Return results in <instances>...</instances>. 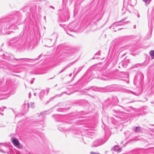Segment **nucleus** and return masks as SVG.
<instances>
[{"label": "nucleus", "mask_w": 154, "mask_h": 154, "mask_svg": "<svg viewBox=\"0 0 154 154\" xmlns=\"http://www.w3.org/2000/svg\"><path fill=\"white\" fill-rule=\"evenodd\" d=\"M16 17H5L0 19V35L10 34L13 32L11 30L17 28L16 23L17 21Z\"/></svg>", "instance_id": "1"}, {"label": "nucleus", "mask_w": 154, "mask_h": 154, "mask_svg": "<svg viewBox=\"0 0 154 154\" xmlns=\"http://www.w3.org/2000/svg\"><path fill=\"white\" fill-rule=\"evenodd\" d=\"M0 151L4 153H7L8 154H11L9 146L6 143H0Z\"/></svg>", "instance_id": "2"}, {"label": "nucleus", "mask_w": 154, "mask_h": 154, "mask_svg": "<svg viewBox=\"0 0 154 154\" xmlns=\"http://www.w3.org/2000/svg\"><path fill=\"white\" fill-rule=\"evenodd\" d=\"M107 139H99L94 141L91 146L92 147H97L105 143L108 140Z\"/></svg>", "instance_id": "3"}, {"label": "nucleus", "mask_w": 154, "mask_h": 154, "mask_svg": "<svg viewBox=\"0 0 154 154\" xmlns=\"http://www.w3.org/2000/svg\"><path fill=\"white\" fill-rule=\"evenodd\" d=\"M96 117L93 116H91L88 119L87 118V125L88 124H90L91 127H94L96 123Z\"/></svg>", "instance_id": "4"}, {"label": "nucleus", "mask_w": 154, "mask_h": 154, "mask_svg": "<svg viewBox=\"0 0 154 154\" xmlns=\"http://www.w3.org/2000/svg\"><path fill=\"white\" fill-rule=\"evenodd\" d=\"M87 95H89L90 96H91V97L94 98H97V96L96 95L94 96H92L91 95L89 94L88 93L90 91L92 90L93 91H97V87H93V86H91V87H87Z\"/></svg>", "instance_id": "5"}, {"label": "nucleus", "mask_w": 154, "mask_h": 154, "mask_svg": "<svg viewBox=\"0 0 154 154\" xmlns=\"http://www.w3.org/2000/svg\"><path fill=\"white\" fill-rule=\"evenodd\" d=\"M104 88L105 90H107L108 91L112 92L114 91L116 89L114 85H111L106 86Z\"/></svg>", "instance_id": "6"}, {"label": "nucleus", "mask_w": 154, "mask_h": 154, "mask_svg": "<svg viewBox=\"0 0 154 154\" xmlns=\"http://www.w3.org/2000/svg\"><path fill=\"white\" fill-rule=\"evenodd\" d=\"M46 43L48 44L47 45H45V46H47L49 47L52 46L54 44V40L52 41V39H47L46 40Z\"/></svg>", "instance_id": "7"}, {"label": "nucleus", "mask_w": 154, "mask_h": 154, "mask_svg": "<svg viewBox=\"0 0 154 154\" xmlns=\"http://www.w3.org/2000/svg\"><path fill=\"white\" fill-rule=\"evenodd\" d=\"M27 58H21L19 59L15 58L14 56L12 55L11 54L10 55V57L7 59V60H9V61L13 60H26L27 59Z\"/></svg>", "instance_id": "8"}, {"label": "nucleus", "mask_w": 154, "mask_h": 154, "mask_svg": "<svg viewBox=\"0 0 154 154\" xmlns=\"http://www.w3.org/2000/svg\"><path fill=\"white\" fill-rule=\"evenodd\" d=\"M112 102L111 103V104H112V105H116L117 103L119 102V100L117 97L116 96H113L112 97Z\"/></svg>", "instance_id": "9"}, {"label": "nucleus", "mask_w": 154, "mask_h": 154, "mask_svg": "<svg viewBox=\"0 0 154 154\" xmlns=\"http://www.w3.org/2000/svg\"><path fill=\"white\" fill-rule=\"evenodd\" d=\"M19 39V38L18 37H15L11 39L9 42V45L11 46L13 45L14 43L17 42L18 40Z\"/></svg>", "instance_id": "10"}, {"label": "nucleus", "mask_w": 154, "mask_h": 154, "mask_svg": "<svg viewBox=\"0 0 154 154\" xmlns=\"http://www.w3.org/2000/svg\"><path fill=\"white\" fill-rule=\"evenodd\" d=\"M12 142L14 145L15 146H17L20 145V143L18 140L16 138H12Z\"/></svg>", "instance_id": "11"}, {"label": "nucleus", "mask_w": 154, "mask_h": 154, "mask_svg": "<svg viewBox=\"0 0 154 154\" xmlns=\"http://www.w3.org/2000/svg\"><path fill=\"white\" fill-rule=\"evenodd\" d=\"M94 133L93 132H91L90 130L87 129V138H93L94 137Z\"/></svg>", "instance_id": "12"}, {"label": "nucleus", "mask_w": 154, "mask_h": 154, "mask_svg": "<svg viewBox=\"0 0 154 154\" xmlns=\"http://www.w3.org/2000/svg\"><path fill=\"white\" fill-rule=\"evenodd\" d=\"M150 16L151 17H154V8H153L151 11L150 13L149 10H148V16L149 17Z\"/></svg>", "instance_id": "13"}, {"label": "nucleus", "mask_w": 154, "mask_h": 154, "mask_svg": "<svg viewBox=\"0 0 154 154\" xmlns=\"http://www.w3.org/2000/svg\"><path fill=\"white\" fill-rule=\"evenodd\" d=\"M96 69L94 68L93 67H91L88 70H87V76L90 73V74H91L92 75L93 74V71H95Z\"/></svg>", "instance_id": "14"}, {"label": "nucleus", "mask_w": 154, "mask_h": 154, "mask_svg": "<svg viewBox=\"0 0 154 154\" xmlns=\"http://www.w3.org/2000/svg\"><path fill=\"white\" fill-rule=\"evenodd\" d=\"M133 131L134 132L137 133L140 132L141 131V128L140 126H137L135 128H133Z\"/></svg>", "instance_id": "15"}, {"label": "nucleus", "mask_w": 154, "mask_h": 154, "mask_svg": "<svg viewBox=\"0 0 154 154\" xmlns=\"http://www.w3.org/2000/svg\"><path fill=\"white\" fill-rule=\"evenodd\" d=\"M94 105L93 104H89V106L88 107V110L90 112H94Z\"/></svg>", "instance_id": "16"}, {"label": "nucleus", "mask_w": 154, "mask_h": 154, "mask_svg": "<svg viewBox=\"0 0 154 154\" xmlns=\"http://www.w3.org/2000/svg\"><path fill=\"white\" fill-rule=\"evenodd\" d=\"M100 51H98V52L96 53L95 54V56L93 58H92L91 59H96L97 58H100L99 57H96L97 56H100Z\"/></svg>", "instance_id": "17"}, {"label": "nucleus", "mask_w": 154, "mask_h": 154, "mask_svg": "<svg viewBox=\"0 0 154 154\" xmlns=\"http://www.w3.org/2000/svg\"><path fill=\"white\" fill-rule=\"evenodd\" d=\"M149 54L152 60L154 59V50H151L149 52Z\"/></svg>", "instance_id": "18"}, {"label": "nucleus", "mask_w": 154, "mask_h": 154, "mask_svg": "<svg viewBox=\"0 0 154 154\" xmlns=\"http://www.w3.org/2000/svg\"><path fill=\"white\" fill-rule=\"evenodd\" d=\"M11 54H8L7 53H5L3 54L4 56L5 57L4 58H5L6 59H7L10 57L11 55Z\"/></svg>", "instance_id": "19"}, {"label": "nucleus", "mask_w": 154, "mask_h": 154, "mask_svg": "<svg viewBox=\"0 0 154 154\" xmlns=\"http://www.w3.org/2000/svg\"><path fill=\"white\" fill-rule=\"evenodd\" d=\"M75 61H73V62H71V63H69L66 66L64 67H65V69H66L67 68L70 67L72 65H73L74 63H75Z\"/></svg>", "instance_id": "20"}, {"label": "nucleus", "mask_w": 154, "mask_h": 154, "mask_svg": "<svg viewBox=\"0 0 154 154\" xmlns=\"http://www.w3.org/2000/svg\"><path fill=\"white\" fill-rule=\"evenodd\" d=\"M128 22V21H125L124 22H121L120 23H114V24H115L116 25L118 26H121L122 25H124L127 23Z\"/></svg>", "instance_id": "21"}, {"label": "nucleus", "mask_w": 154, "mask_h": 154, "mask_svg": "<svg viewBox=\"0 0 154 154\" xmlns=\"http://www.w3.org/2000/svg\"><path fill=\"white\" fill-rule=\"evenodd\" d=\"M133 108L132 106H130L128 108H125V110L128 112H131V111L132 110Z\"/></svg>", "instance_id": "22"}, {"label": "nucleus", "mask_w": 154, "mask_h": 154, "mask_svg": "<svg viewBox=\"0 0 154 154\" xmlns=\"http://www.w3.org/2000/svg\"><path fill=\"white\" fill-rule=\"evenodd\" d=\"M82 135V140L84 142V143L85 144H86V134H85V135Z\"/></svg>", "instance_id": "23"}, {"label": "nucleus", "mask_w": 154, "mask_h": 154, "mask_svg": "<svg viewBox=\"0 0 154 154\" xmlns=\"http://www.w3.org/2000/svg\"><path fill=\"white\" fill-rule=\"evenodd\" d=\"M30 105L31 106V107L32 108H33L34 107H35V105H34V103H32V102H31L30 104L28 103L27 104V106L28 107V108L29 107V105Z\"/></svg>", "instance_id": "24"}, {"label": "nucleus", "mask_w": 154, "mask_h": 154, "mask_svg": "<svg viewBox=\"0 0 154 154\" xmlns=\"http://www.w3.org/2000/svg\"><path fill=\"white\" fill-rule=\"evenodd\" d=\"M145 3L146 5H148L150 2L152 0H143Z\"/></svg>", "instance_id": "25"}, {"label": "nucleus", "mask_w": 154, "mask_h": 154, "mask_svg": "<svg viewBox=\"0 0 154 154\" xmlns=\"http://www.w3.org/2000/svg\"><path fill=\"white\" fill-rule=\"evenodd\" d=\"M118 148V146L117 145L115 146L114 147L112 148V150H114L115 152L117 151V149Z\"/></svg>", "instance_id": "26"}, {"label": "nucleus", "mask_w": 154, "mask_h": 154, "mask_svg": "<svg viewBox=\"0 0 154 154\" xmlns=\"http://www.w3.org/2000/svg\"><path fill=\"white\" fill-rule=\"evenodd\" d=\"M122 66L124 67H126L128 65L127 63L125 62V61H123L122 63Z\"/></svg>", "instance_id": "27"}, {"label": "nucleus", "mask_w": 154, "mask_h": 154, "mask_svg": "<svg viewBox=\"0 0 154 154\" xmlns=\"http://www.w3.org/2000/svg\"><path fill=\"white\" fill-rule=\"evenodd\" d=\"M86 91L87 90L86 89H84V90H81V94L83 95V94H86Z\"/></svg>", "instance_id": "28"}, {"label": "nucleus", "mask_w": 154, "mask_h": 154, "mask_svg": "<svg viewBox=\"0 0 154 154\" xmlns=\"http://www.w3.org/2000/svg\"><path fill=\"white\" fill-rule=\"evenodd\" d=\"M129 154H139V152L138 151L134 150L129 153Z\"/></svg>", "instance_id": "29"}, {"label": "nucleus", "mask_w": 154, "mask_h": 154, "mask_svg": "<svg viewBox=\"0 0 154 154\" xmlns=\"http://www.w3.org/2000/svg\"><path fill=\"white\" fill-rule=\"evenodd\" d=\"M120 109H113L112 111L114 112L116 114H119L120 113Z\"/></svg>", "instance_id": "30"}, {"label": "nucleus", "mask_w": 154, "mask_h": 154, "mask_svg": "<svg viewBox=\"0 0 154 154\" xmlns=\"http://www.w3.org/2000/svg\"><path fill=\"white\" fill-rule=\"evenodd\" d=\"M127 93L128 94H134L136 95L135 94V93L132 91H131L129 90H127L126 91Z\"/></svg>", "instance_id": "31"}, {"label": "nucleus", "mask_w": 154, "mask_h": 154, "mask_svg": "<svg viewBox=\"0 0 154 154\" xmlns=\"http://www.w3.org/2000/svg\"><path fill=\"white\" fill-rule=\"evenodd\" d=\"M126 18H123V19H122L121 20H120L119 21L117 22H115V23H121V22L124 21L125 20H126Z\"/></svg>", "instance_id": "32"}, {"label": "nucleus", "mask_w": 154, "mask_h": 154, "mask_svg": "<svg viewBox=\"0 0 154 154\" xmlns=\"http://www.w3.org/2000/svg\"><path fill=\"white\" fill-rule=\"evenodd\" d=\"M124 61H125V62L128 64L130 62V60L129 59H127V57H126Z\"/></svg>", "instance_id": "33"}, {"label": "nucleus", "mask_w": 154, "mask_h": 154, "mask_svg": "<svg viewBox=\"0 0 154 154\" xmlns=\"http://www.w3.org/2000/svg\"><path fill=\"white\" fill-rule=\"evenodd\" d=\"M59 106L61 108L60 109H63V106H64V105H63L64 103H59Z\"/></svg>", "instance_id": "34"}, {"label": "nucleus", "mask_w": 154, "mask_h": 154, "mask_svg": "<svg viewBox=\"0 0 154 154\" xmlns=\"http://www.w3.org/2000/svg\"><path fill=\"white\" fill-rule=\"evenodd\" d=\"M72 29H71L70 30L69 29L68 31H66V33L67 34H68L70 35H72L71 33H69V31L71 30Z\"/></svg>", "instance_id": "35"}, {"label": "nucleus", "mask_w": 154, "mask_h": 154, "mask_svg": "<svg viewBox=\"0 0 154 154\" xmlns=\"http://www.w3.org/2000/svg\"><path fill=\"white\" fill-rule=\"evenodd\" d=\"M117 149V152H121V151H122V149L121 148H119L118 147V149Z\"/></svg>", "instance_id": "36"}, {"label": "nucleus", "mask_w": 154, "mask_h": 154, "mask_svg": "<svg viewBox=\"0 0 154 154\" xmlns=\"http://www.w3.org/2000/svg\"><path fill=\"white\" fill-rule=\"evenodd\" d=\"M90 154H100L98 153H97L94 152H91L90 153Z\"/></svg>", "instance_id": "37"}, {"label": "nucleus", "mask_w": 154, "mask_h": 154, "mask_svg": "<svg viewBox=\"0 0 154 154\" xmlns=\"http://www.w3.org/2000/svg\"><path fill=\"white\" fill-rule=\"evenodd\" d=\"M6 108V107H3V108H0V111H3V110L4 109Z\"/></svg>", "instance_id": "38"}, {"label": "nucleus", "mask_w": 154, "mask_h": 154, "mask_svg": "<svg viewBox=\"0 0 154 154\" xmlns=\"http://www.w3.org/2000/svg\"><path fill=\"white\" fill-rule=\"evenodd\" d=\"M66 69H65V67H63V69L61 70L60 72H59V74H60L63 72Z\"/></svg>", "instance_id": "39"}, {"label": "nucleus", "mask_w": 154, "mask_h": 154, "mask_svg": "<svg viewBox=\"0 0 154 154\" xmlns=\"http://www.w3.org/2000/svg\"><path fill=\"white\" fill-rule=\"evenodd\" d=\"M45 112H46L45 111L43 112H41L40 113V116H41V115H42L43 114H46V113H45Z\"/></svg>", "instance_id": "40"}, {"label": "nucleus", "mask_w": 154, "mask_h": 154, "mask_svg": "<svg viewBox=\"0 0 154 154\" xmlns=\"http://www.w3.org/2000/svg\"><path fill=\"white\" fill-rule=\"evenodd\" d=\"M140 116V115L139 113H136V116L137 117H139Z\"/></svg>", "instance_id": "41"}, {"label": "nucleus", "mask_w": 154, "mask_h": 154, "mask_svg": "<svg viewBox=\"0 0 154 154\" xmlns=\"http://www.w3.org/2000/svg\"><path fill=\"white\" fill-rule=\"evenodd\" d=\"M120 107L122 108H123V107L122 106H121V105H118V106H117V107Z\"/></svg>", "instance_id": "42"}, {"label": "nucleus", "mask_w": 154, "mask_h": 154, "mask_svg": "<svg viewBox=\"0 0 154 154\" xmlns=\"http://www.w3.org/2000/svg\"><path fill=\"white\" fill-rule=\"evenodd\" d=\"M152 31H150V32H149V33L150 34V36H149V37H150L151 36V34H152Z\"/></svg>", "instance_id": "43"}, {"label": "nucleus", "mask_w": 154, "mask_h": 154, "mask_svg": "<svg viewBox=\"0 0 154 154\" xmlns=\"http://www.w3.org/2000/svg\"><path fill=\"white\" fill-rule=\"evenodd\" d=\"M137 17L138 18H139L140 17V14H137Z\"/></svg>", "instance_id": "44"}, {"label": "nucleus", "mask_w": 154, "mask_h": 154, "mask_svg": "<svg viewBox=\"0 0 154 154\" xmlns=\"http://www.w3.org/2000/svg\"><path fill=\"white\" fill-rule=\"evenodd\" d=\"M134 29H135L136 28V25H134Z\"/></svg>", "instance_id": "45"}, {"label": "nucleus", "mask_w": 154, "mask_h": 154, "mask_svg": "<svg viewBox=\"0 0 154 154\" xmlns=\"http://www.w3.org/2000/svg\"><path fill=\"white\" fill-rule=\"evenodd\" d=\"M110 118L112 119V121H113V119H114L112 117Z\"/></svg>", "instance_id": "46"}, {"label": "nucleus", "mask_w": 154, "mask_h": 154, "mask_svg": "<svg viewBox=\"0 0 154 154\" xmlns=\"http://www.w3.org/2000/svg\"><path fill=\"white\" fill-rule=\"evenodd\" d=\"M72 75V73H70V74H69V76H71Z\"/></svg>", "instance_id": "47"}, {"label": "nucleus", "mask_w": 154, "mask_h": 154, "mask_svg": "<svg viewBox=\"0 0 154 154\" xmlns=\"http://www.w3.org/2000/svg\"><path fill=\"white\" fill-rule=\"evenodd\" d=\"M34 96H36V93H34Z\"/></svg>", "instance_id": "48"}, {"label": "nucleus", "mask_w": 154, "mask_h": 154, "mask_svg": "<svg viewBox=\"0 0 154 154\" xmlns=\"http://www.w3.org/2000/svg\"><path fill=\"white\" fill-rule=\"evenodd\" d=\"M0 114L2 115H3V113H1L0 112Z\"/></svg>", "instance_id": "49"}, {"label": "nucleus", "mask_w": 154, "mask_h": 154, "mask_svg": "<svg viewBox=\"0 0 154 154\" xmlns=\"http://www.w3.org/2000/svg\"><path fill=\"white\" fill-rule=\"evenodd\" d=\"M51 8H52L53 9L54 8L52 6H51Z\"/></svg>", "instance_id": "50"}, {"label": "nucleus", "mask_w": 154, "mask_h": 154, "mask_svg": "<svg viewBox=\"0 0 154 154\" xmlns=\"http://www.w3.org/2000/svg\"><path fill=\"white\" fill-rule=\"evenodd\" d=\"M122 29V28H120V29H119L118 30H120L121 29Z\"/></svg>", "instance_id": "51"}, {"label": "nucleus", "mask_w": 154, "mask_h": 154, "mask_svg": "<svg viewBox=\"0 0 154 154\" xmlns=\"http://www.w3.org/2000/svg\"><path fill=\"white\" fill-rule=\"evenodd\" d=\"M33 83V82H32V81H31V84H32Z\"/></svg>", "instance_id": "52"}, {"label": "nucleus", "mask_w": 154, "mask_h": 154, "mask_svg": "<svg viewBox=\"0 0 154 154\" xmlns=\"http://www.w3.org/2000/svg\"><path fill=\"white\" fill-rule=\"evenodd\" d=\"M56 116V115H53L52 116H53V117H54V116Z\"/></svg>", "instance_id": "53"}, {"label": "nucleus", "mask_w": 154, "mask_h": 154, "mask_svg": "<svg viewBox=\"0 0 154 154\" xmlns=\"http://www.w3.org/2000/svg\"><path fill=\"white\" fill-rule=\"evenodd\" d=\"M18 116V115H16V116H15V117H17V116Z\"/></svg>", "instance_id": "54"}, {"label": "nucleus", "mask_w": 154, "mask_h": 154, "mask_svg": "<svg viewBox=\"0 0 154 154\" xmlns=\"http://www.w3.org/2000/svg\"><path fill=\"white\" fill-rule=\"evenodd\" d=\"M152 125V126H154V125H153V124H152V125Z\"/></svg>", "instance_id": "55"}, {"label": "nucleus", "mask_w": 154, "mask_h": 154, "mask_svg": "<svg viewBox=\"0 0 154 154\" xmlns=\"http://www.w3.org/2000/svg\"><path fill=\"white\" fill-rule=\"evenodd\" d=\"M88 102L87 101V105H88Z\"/></svg>", "instance_id": "56"}, {"label": "nucleus", "mask_w": 154, "mask_h": 154, "mask_svg": "<svg viewBox=\"0 0 154 154\" xmlns=\"http://www.w3.org/2000/svg\"><path fill=\"white\" fill-rule=\"evenodd\" d=\"M44 19H45V17H44Z\"/></svg>", "instance_id": "57"}, {"label": "nucleus", "mask_w": 154, "mask_h": 154, "mask_svg": "<svg viewBox=\"0 0 154 154\" xmlns=\"http://www.w3.org/2000/svg\"><path fill=\"white\" fill-rule=\"evenodd\" d=\"M125 100V99H122V100Z\"/></svg>", "instance_id": "58"}, {"label": "nucleus", "mask_w": 154, "mask_h": 154, "mask_svg": "<svg viewBox=\"0 0 154 154\" xmlns=\"http://www.w3.org/2000/svg\"><path fill=\"white\" fill-rule=\"evenodd\" d=\"M114 116H115V117H116V116H115V115H114Z\"/></svg>", "instance_id": "59"}]
</instances>
